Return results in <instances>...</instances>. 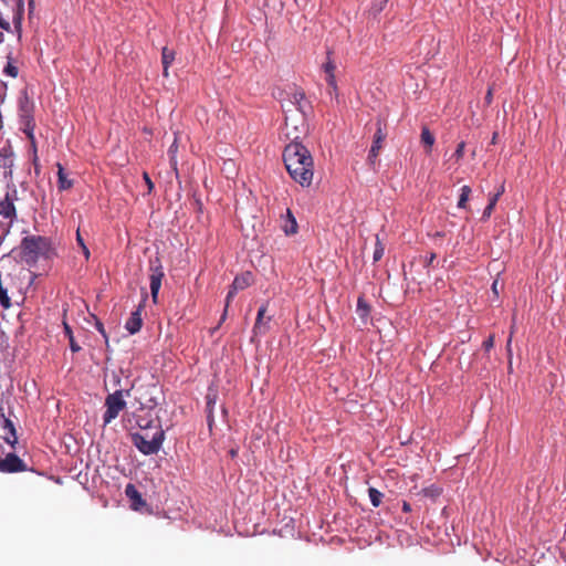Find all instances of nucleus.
I'll list each match as a JSON object with an SVG mask.
<instances>
[{
	"label": "nucleus",
	"mask_w": 566,
	"mask_h": 566,
	"mask_svg": "<svg viewBox=\"0 0 566 566\" xmlns=\"http://www.w3.org/2000/svg\"><path fill=\"white\" fill-rule=\"evenodd\" d=\"M285 170L302 187H310L314 176V160L310 150L298 142L285 145Z\"/></svg>",
	"instance_id": "1"
},
{
	"label": "nucleus",
	"mask_w": 566,
	"mask_h": 566,
	"mask_svg": "<svg viewBox=\"0 0 566 566\" xmlns=\"http://www.w3.org/2000/svg\"><path fill=\"white\" fill-rule=\"evenodd\" d=\"M55 250L50 239L41 235H28L20 244V256L28 265H34L40 259H52Z\"/></svg>",
	"instance_id": "2"
},
{
	"label": "nucleus",
	"mask_w": 566,
	"mask_h": 566,
	"mask_svg": "<svg viewBox=\"0 0 566 566\" xmlns=\"http://www.w3.org/2000/svg\"><path fill=\"white\" fill-rule=\"evenodd\" d=\"M142 431L132 433V442L145 455L156 454L165 440V432L160 427H156L150 432V422L145 427L140 426Z\"/></svg>",
	"instance_id": "3"
},
{
	"label": "nucleus",
	"mask_w": 566,
	"mask_h": 566,
	"mask_svg": "<svg viewBox=\"0 0 566 566\" xmlns=\"http://www.w3.org/2000/svg\"><path fill=\"white\" fill-rule=\"evenodd\" d=\"M106 411L103 415L104 424L111 423L116 419L122 410L126 407L124 400V390L117 389L113 394H109L105 399Z\"/></svg>",
	"instance_id": "4"
},
{
	"label": "nucleus",
	"mask_w": 566,
	"mask_h": 566,
	"mask_svg": "<svg viewBox=\"0 0 566 566\" xmlns=\"http://www.w3.org/2000/svg\"><path fill=\"white\" fill-rule=\"evenodd\" d=\"M251 284H252V275L250 272H247L240 276H235V279L233 280V282L230 286V290L228 292V295L226 298V306H224V311H223L221 319H224L227 312H228V307L230 305V302L233 298V296L237 294V292L249 287Z\"/></svg>",
	"instance_id": "5"
},
{
	"label": "nucleus",
	"mask_w": 566,
	"mask_h": 566,
	"mask_svg": "<svg viewBox=\"0 0 566 566\" xmlns=\"http://www.w3.org/2000/svg\"><path fill=\"white\" fill-rule=\"evenodd\" d=\"M150 293L154 303H157L158 293L161 286V280L165 276L163 266L160 261L156 259L155 261H150Z\"/></svg>",
	"instance_id": "6"
},
{
	"label": "nucleus",
	"mask_w": 566,
	"mask_h": 566,
	"mask_svg": "<svg viewBox=\"0 0 566 566\" xmlns=\"http://www.w3.org/2000/svg\"><path fill=\"white\" fill-rule=\"evenodd\" d=\"M0 438L13 447L18 441L17 431L13 422L6 417L2 408H0Z\"/></svg>",
	"instance_id": "7"
},
{
	"label": "nucleus",
	"mask_w": 566,
	"mask_h": 566,
	"mask_svg": "<svg viewBox=\"0 0 566 566\" xmlns=\"http://www.w3.org/2000/svg\"><path fill=\"white\" fill-rule=\"evenodd\" d=\"M14 198L10 196V193H7L4 199L0 201V217H2L6 220L4 229L8 230L14 219L17 218V210L14 207Z\"/></svg>",
	"instance_id": "8"
},
{
	"label": "nucleus",
	"mask_w": 566,
	"mask_h": 566,
	"mask_svg": "<svg viewBox=\"0 0 566 566\" xmlns=\"http://www.w3.org/2000/svg\"><path fill=\"white\" fill-rule=\"evenodd\" d=\"M27 469L25 463L14 453H9L0 460V472L14 473Z\"/></svg>",
	"instance_id": "9"
},
{
	"label": "nucleus",
	"mask_w": 566,
	"mask_h": 566,
	"mask_svg": "<svg viewBox=\"0 0 566 566\" xmlns=\"http://www.w3.org/2000/svg\"><path fill=\"white\" fill-rule=\"evenodd\" d=\"M385 138H386V134L382 132L380 123H378V127H377V130L374 136V142L369 149V154H368V158H367L368 163H370L371 165L375 164L376 158L378 156V153L381 148V145H382V142L385 140Z\"/></svg>",
	"instance_id": "10"
},
{
	"label": "nucleus",
	"mask_w": 566,
	"mask_h": 566,
	"mask_svg": "<svg viewBox=\"0 0 566 566\" xmlns=\"http://www.w3.org/2000/svg\"><path fill=\"white\" fill-rule=\"evenodd\" d=\"M149 387H140L137 392H139V396L136 397L137 401L140 405L142 409H154L157 405V398L153 396L151 392H149ZM151 389H156L153 387Z\"/></svg>",
	"instance_id": "11"
},
{
	"label": "nucleus",
	"mask_w": 566,
	"mask_h": 566,
	"mask_svg": "<svg viewBox=\"0 0 566 566\" xmlns=\"http://www.w3.org/2000/svg\"><path fill=\"white\" fill-rule=\"evenodd\" d=\"M142 311L143 305H139L134 312H132L130 317L127 319L125 328L129 334H136L140 331L143 326Z\"/></svg>",
	"instance_id": "12"
},
{
	"label": "nucleus",
	"mask_w": 566,
	"mask_h": 566,
	"mask_svg": "<svg viewBox=\"0 0 566 566\" xmlns=\"http://www.w3.org/2000/svg\"><path fill=\"white\" fill-rule=\"evenodd\" d=\"M290 95V102L296 106L298 111H301L303 114H305V109L308 108V103L305 98L304 91L294 87L293 92L289 93Z\"/></svg>",
	"instance_id": "13"
},
{
	"label": "nucleus",
	"mask_w": 566,
	"mask_h": 566,
	"mask_svg": "<svg viewBox=\"0 0 566 566\" xmlns=\"http://www.w3.org/2000/svg\"><path fill=\"white\" fill-rule=\"evenodd\" d=\"M57 167V187L59 190H69L73 187V181L67 177L63 166L61 164L56 165Z\"/></svg>",
	"instance_id": "14"
},
{
	"label": "nucleus",
	"mask_w": 566,
	"mask_h": 566,
	"mask_svg": "<svg viewBox=\"0 0 566 566\" xmlns=\"http://www.w3.org/2000/svg\"><path fill=\"white\" fill-rule=\"evenodd\" d=\"M125 494L126 496L133 502V505L135 509L138 507V505H144L145 502L142 497V494L138 492V490L135 488L134 484H127L125 488Z\"/></svg>",
	"instance_id": "15"
},
{
	"label": "nucleus",
	"mask_w": 566,
	"mask_h": 566,
	"mask_svg": "<svg viewBox=\"0 0 566 566\" xmlns=\"http://www.w3.org/2000/svg\"><path fill=\"white\" fill-rule=\"evenodd\" d=\"M175 60V52L167 46H164L161 50V63H163V74L165 77L169 75L168 70L171 63Z\"/></svg>",
	"instance_id": "16"
},
{
	"label": "nucleus",
	"mask_w": 566,
	"mask_h": 566,
	"mask_svg": "<svg viewBox=\"0 0 566 566\" xmlns=\"http://www.w3.org/2000/svg\"><path fill=\"white\" fill-rule=\"evenodd\" d=\"M356 312L364 324H367L370 314V306L364 297H358Z\"/></svg>",
	"instance_id": "17"
},
{
	"label": "nucleus",
	"mask_w": 566,
	"mask_h": 566,
	"mask_svg": "<svg viewBox=\"0 0 566 566\" xmlns=\"http://www.w3.org/2000/svg\"><path fill=\"white\" fill-rule=\"evenodd\" d=\"M297 232V222L290 209H285V235Z\"/></svg>",
	"instance_id": "18"
},
{
	"label": "nucleus",
	"mask_w": 566,
	"mask_h": 566,
	"mask_svg": "<svg viewBox=\"0 0 566 566\" xmlns=\"http://www.w3.org/2000/svg\"><path fill=\"white\" fill-rule=\"evenodd\" d=\"M7 60V64L3 67V74L13 78L18 77L19 69L14 65V61L11 53L8 54Z\"/></svg>",
	"instance_id": "19"
},
{
	"label": "nucleus",
	"mask_w": 566,
	"mask_h": 566,
	"mask_svg": "<svg viewBox=\"0 0 566 566\" xmlns=\"http://www.w3.org/2000/svg\"><path fill=\"white\" fill-rule=\"evenodd\" d=\"M63 326H64V333L67 336L69 342H70L71 350L73 353L80 352L81 350V346L75 342V338L73 336V332H72L71 326L66 322H63Z\"/></svg>",
	"instance_id": "20"
},
{
	"label": "nucleus",
	"mask_w": 566,
	"mask_h": 566,
	"mask_svg": "<svg viewBox=\"0 0 566 566\" xmlns=\"http://www.w3.org/2000/svg\"><path fill=\"white\" fill-rule=\"evenodd\" d=\"M471 188L470 186H462L461 189H460V197H459V201H458V208L459 209H465L467 208V202L469 200V197L471 195Z\"/></svg>",
	"instance_id": "21"
},
{
	"label": "nucleus",
	"mask_w": 566,
	"mask_h": 566,
	"mask_svg": "<svg viewBox=\"0 0 566 566\" xmlns=\"http://www.w3.org/2000/svg\"><path fill=\"white\" fill-rule=\"evenodd\" d=\"M370 503L374 507H378L381 503L384 494L375 488L368 489Z\"/></svg>",
	"instance_id": "22"
},
{
	"label": "nucleus",
	"mask_w": 566,
	"mask_h": 566,
	"mask_svg": "<svg viewBox=\"0 0 566 566\" xmlns=\"http://www.w3.org/2000/svg\"><path fill=\"white\" fill-rule=\"evenodd\" d=\"M22 118L24 124V133L28 135L29 138L33 139V130L35 127L33 118L28 114L23 115Z\"/></svg>",
	"instance_id": "23"
},
{
	"label": "nucleus",
	"mask_w": 566,
	"mask_h": 566,
	"mask_svg": "<svg viewBox=\"0 0 566 566\" xmlns=\"http://www.w3.org/2000/svg\"><path fill=\"white\" fill-rule=\"evenodd\" d=\"M496 202H497V196H491L490 199H489V203L484 208V211L482 213V220L485 221V220H488L491 217V214H492V212H493V210H494V208L496 206Z\"/></svg>",
	"instance_id": "24"
},
{
	"label": "nucleus",
	"mask_w": 566,
	"mask_h": 566,
	"mask_svg": "<svg viewBox=\"0 0 566 566\" xmlns=\"http://www.w3.org/2000/svg\"><path fill=\"white\" fill-rule=\"evenodd\" d=\"M265 313H266V306L262 305L258 311L256 322L254 325V329L260 333L264 332V329H265V327L263 325V318H264Z\"/></svg>",
	"instance_id": "25"
},
{
	"label": "nucleus",
	"mask_w": 566,
	"mask_h": 566,
	"mask_svg": "<svg viewBox=\"0 0 566 566\" xmlns=\"http://www.w3.org/2000/svg\"><path fill=\"white\" fill-rule=\"evenodd\" d=\"M434 140V136L431 134L429 128L423 127L421 130V143L428 147H432Z\"/></svg>",
	"instance_id": "26"
},
{
	"label": "nucleus",
	"mask_w": 566,
	"mask_h": 566,
	"mask_svg": "<svg viewBox=\"0 0 566 566\" xmlns=\"http://www.w3.org/2000/svg\"><path fill=\"white\" fill-rule=\"evenodd\" d=\"M177 150H178V145H177V139H175L168 149V154L170 156V164L175 171H177V159H176Z\"/></svg>",
	"instance_id": "27"
},
{
	"label": "nucleus",
	"mask_w": 566,
	"mask_h": 566,
	"mask_svg": "<svg viewBox=\"0 0 566 566\" xmlns=\"http://www.w3.org/2000/svg\"><path fill=\"white\" fill-rule=\"evenodd\" d=\"M382 255H384V247L381 245L379 238L377 237L373 259L375 262H377L382 258Z\"/></svg>",
	"instance_id": "28"
},
{
	"label": "nucleus",
	"mask_w": 566,
	"mask_h": 566,
	"mask_svg": "<svg viewBox=\"0 0 566 566\" xmlns=\"http://www.w3.org/2000/svg\"><path fill=\"white\" fill-rule=\"evenodd\" d=\"M464 149H465V143L464 142L459 143L457 148H455V151L453 154V157L457 160H460L463 157V155H464Z\"/></svg>",
	"instance_id": "29"
},
{
	"label": "nucleus",
	"mask_w": 566,
	"mask_h": 566,
	"mask_svg": "<svg viewBox=\"0 0 566 566\" xmlns=\"http://www.w3.org/2000/svg\"><path fill=\"white\" fill-rule=\"evenodd\" d=\"M323 69L325 74H331L335 72V64L334 62L328 57V60L323 64Z\"/></svg>",
	"instance_id": "30"
},
{
	"label": "nucleus",
	"mask_w": 566,
	"mask_h": 566,
	"mask_svg": "<svg viewBox=\"0 0 566 566\" xmlns=\"http://www.w3.org/2000/svg\"><path fill=\"white\" fill-rule=\"evenodd\" d=\"M326 82H327V85H328L333 91H336V90H337L336 77H335V74H334V73L326 74Z\"/></svg>",
	"instance_id": "31"
},
{
	"label": "nucleus",
	"mask_w": 566,
	"mask_h": 566,
	"mask_svg": "<svg viewBox=\"0 0 566 566\" xmlns=\"http://www.w3.org/2000/svg\"><path fill=\"white\" fill-rule=\"evenodd\" d=\"M8 86L4 82L0 81V104L4 102Z\"/></svg>",
	"instance_id": "32"
},
{
	"label": "nucleus",
	"mask_w": 566,
	"mask_h": 566,
	"mask_svg": "<svg viewBox=\"0 0 566 566\" xmlns=\"http://www.w3.org/2000/svg\"><path fill=\"white\" fill-rule=\"evenodd\" d=\"M143 177H144V180H145V182H146V185L148 187V191L150 192L153 190V188H154V184H153V181H151V179H150V177H149V175L147 172H144Z\"/></svg>",
	"instance_id": "33"
},
{
	"label": "nucleus",
	"mask_w": 566,
	"mask_h": 566,
	"mask_svg": "<svg viewBox=\"0 0 566 566\" xmlns=\"http://www.w3.org/2000/svg\"><path fill=\"white\" fill-rule=\"evenodd\" d=\"M0 28L4 31H10V29H11L10 23L7 20H4L1 14H0Z\"/></svg>",
	"instance_id": "34"
},
{
	"label": "nucleus",
	"mask_w": 566,
	"mask_h": 566,
	"mask_svg": "<svg viewBox=\"0 0 566 566\" xmlns=\"http://www.w3.org/2000/svg\"><path fill=\"white\" fill-rule=\"evenodd\" d=\"M494 345L493 336H490L486 340H484L483 346L486 350L491 349Z\"/></svg>",
	"instance_id": "35"
},
{
	"label": "nucleus",
	"mask_w": 566,
	"mask_h": 566,
	"mask_svg": "<svg viewBox=\"0 0 566 566\" xmlns=\"http://www.w3.org/2000/svg\"><path fill=\"white\" fill-rule=\"evenodd\" d=\"M96 328L104 336V338L107 340V335H106L105 328H104L103 324L99 321L96 322Z\"/></svg>",
	"instance_id": "36"
},
{
	"label": "nucleus",
	"mask_w": 566,
	"mask_h": 566,
	"mask_svg": "<svg viewBox=\"0 0 566 566\" xmlns=\"http://www.w3.org/2000/svg\"><path fill=\"white\" fill-rule=\"evenodd\" d=\"M216 402V395L208 394L207 395V405L208 408L211 409L212 405Z\"/></svg>",
	"instance_id": "37"
},
{
	"label": "nucleus",
	"mask_w": 566,
	"mask_h": 566,
	"mask_svg": "<svg viewBox=\"0 0 566 566\" xmlns=\"http://www.w3.org/2000/svg\"><path fill=\"white\" fill-rule=\"evenodd\" d=\"M434 259H436V254H434V253H431V254L427 258V260H426V266H429V265L433 262V260H434Z\"/></svg>",
	"instance_id": "38"
},
{
	"label": "nucleus",
	"mask_w": 566,
	"mask_h": 566,
	"mask_svg": "<svg viewBox=\"0 0 566 566\" xmlns=\"http://www.w3.org/2000/svg\"><path fill=\"white\" fill-rule=\"evenodd\" d=\"M402 511L406 513L411 512V505L408 502L402 503Z\"/></svg>",
	"instance_id": "39"
},
{
	"label": "nucleus",
	"mask_w": 566,
	"mask_h": 566,
	"mask_svg": "<svg viewBox=\"0 0 566 566\" xmlns=\"http://www.w3.org/2000/svg\"><path fill=\"white\" fill-rule=\"evenodd\" d=\"M504 192V185L502 184L497 191L493 196H497V199L503 195Z\"/></svg>",
	"instance_id": "40"
},
{
	"label": "nucleus",
	"mask_w": 566,
	"mask_h": 566,
	"mask_svg": "<svg viewBox=\"0 0 566 566\" xmlns=\"http://www.w3.org/2000/svg\"><path fill=\"white\" fill-rule=\"evenodd\" d=\"M76 240H77L78 244L81 245V248H83V245H85L78 231L76 233Z\"/></svg>",
	"instance_id": "41"
},
{
	"label": "nucleus",
	"mask_w": 566,
	"mask_h": 566,
	"mask_svg": "<svg viewBox=\"0 0 566 566\" xmlns=\"http://www.w3.org/2000/svg\"><path fill=\"white\" fill-rule=\"evenodd\" d=\"M82 250H83V254H84V256H85L86 259H88V258H90V250L87 249V247H86V245H83Z\"/></svg>",
	"instance_id": "42"
},
{
	"label": "nucleus",
	"mask_w": 566,
	"mask_h": 566,
	"mask_svg": "<svg viewBox=\"0 0 566 566\" xmlns=\"http://www.w3.org/2000/svg\"><path fill=\"white\" fill-rule=\"evenodd\" d=\"M486 102L488 103H491V98H492V93H491V90L488 91V94H486Z\"/></svg>",
	"instance_id": "43"
},
{
	"label": "nucleus",
	"mask_w": 566,
	"mask_h": 566,
	"mask_svg": "<svg viewBox=\"0 0 566 566\" xmlns=\"http://www.w3.org/2000/svg\"><path fill=\"white\" fill-rule=\"evenodd\" d=\"M492 290L494 291V293H497V281L493 282Z\"/></svg>",
	"instance_id": "44"
},
{
	"label": "nucleus",
	"mask_w": 566,
	"mask_h": 566,
	"mask_svg": "<svg viewBox=\"0 0 566 566\" xmlns=\"http://www.w3.org/2000/svg\"><path fill=\"white\" fill-rule=\"evenodd\" d=\"M4 41V35L2 32H0V44Z\"/></svg>",
	"instance_id": "45"
},
{
	"label": "nucleus",
	"mask_w": 566,
	"mask_h": 566,
	"mask_svg": "<svg viewBox=\"0 0 566 566\" xmlns=\"http://www.w3.org/2000/svg\"><path fill=\"white\" fill-rule=\"evenodd\" d=\"M426 494H430V495H434L433 491H430V490H426Z\"/></svg>",
	"instance_id": "46"
},
{
	"label": "nucleus",
	"mask_w": 566,
	"mask_h": 566,
	"mask_svg": "<svg viewBox=\"0 0 566 566\" xmlns=\"http://www.w3.org/2000/svg\"><path fill=\"white\" fill-rule=\"evenodd\" d=\"M230 454H231V457H235V455H237V452H235L234 450H231V451H230Z\"/></svg>",
	"instance_id": "47"
},
{
	"label": "nucleus",
	"mask_w": 566,
	"mask_h": 566,
	"mask_svg": "<svg viewBox=\"0 0 566 566\" xmlns=\"http://www.w3.org/2000/svg\"><path fill=\"white\" fill-rule=\"evenodd\" d=\"M496 136H497L496 134L493 135L492 143H495Z\"/></svg>",
	"instance_id": "48"
}]
</instances>
